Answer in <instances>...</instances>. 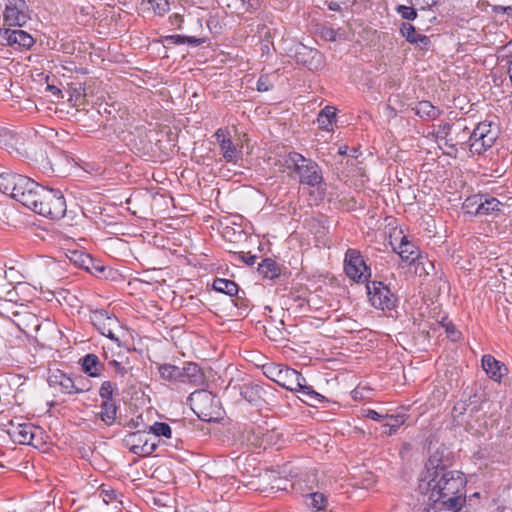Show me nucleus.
Wrapping results in <instances>:
<instances>
[{"label": "nucleus", "mask_w": 512, "mask_h": 512, "mask_svg": "<svg viewBox=\"0 0 512 512\" xmlns=\"http://www.w3.org/2000/svg\"><path fill=\"white\" fill-rule=\"evenodd\" d=\"M82 369L91 377H99L101 375L102 363L95 354H87L82 361Z\"/></svg>", "instance_id": "obj_23"}, {"label": "nucleus", "mask_w": 512, "mask_h": 512, "mask_svg": "<svg viewBox=\"0 0 512 512\" xmlns=\"http://www.w3.org/2000/svg\"><path fill=\"white\" fill-rule=\"evenodd\" d=\"M481 201V195H473L465 199L463 209L470 215L478 216V204Z\"/></svg>", "instance_id": "obj_35"}, {"label": "nucleus", "mask_w": 512, "mask_h": 512, "mask_svg": "<svg viewBox=\"0 0 512 512\" xmlns=\"http://www.w3.org/2000/svg\"><path fill=\"white\" fill-rule=\"evenodd\" d=\"M116 389V385L111 381H104L99 389V395L103 399V401H113L112 396L114 390Z\"/></svg>", "instance_id": "obj_38"}, {"label": "nucleus", "mask_w": 512, "mask_h": 512, "mask_svg": "<svg viewBox=\"0 0 512 512\" xmlns=\"http://www.w3.org/2000/svg\"><path fill=\"white\" fill-rule=\"evenodd\" d=\"M344 271L347 277L355 282H364L371 275L361 252L352 248L348 249L345 253Z\"/></svg>", "instance_id": "obj_12"}, {"label": "nucleus", "mask_w": 512, "mask_h": 512, "mask_svg": "<svg viewBox=\"0 0 512 512\" xmlns=\"http://www.w3.org/2000/svg\"><path fill=\"white\" fill-rule=\"evenodd\" d=\"M437 0H412V4L418 6L421 10L429 9L435 6Z\"/></svg>", "instance_id": "obj_45"}, {"label": "nucleus", "mask_w": 512, "mask_h": 512, "mask_svg": "<svg viewBox=\"0 0 512 512\" xmlns=\"http://www.w3.org/2000/svg\"><path fill=\"white\" fill-rule=\"evenodd\" d=\"M221 152L227 162L236 163L240 158V152L237 151L232 140H223L221 145Z\"/></svg>", "instance_id": "obj_32"}, {"label": "nucleus", "mask_w": 512, "mask_h": 512, "mask_svg": "<svg viewBox=\"0 0 512 512\" xmlns=\"http://www.w3.org/2000/svg\"><path fill=\"white\" fill-rule=\"evenodd\" d=\"M361 413H362L363 417H366V418H369V419H372L375 421L385 420V415H382V414L378 413L377 411L370 409V408L362 409Z\"/></svg>", "instance_id": "obj_44"}, {"label": "nucleus", "mask_w": 512, "mask_h": 512, "mask_svg": "<svg viewBox=\"0 0 512 512\" xmlns=\"http://www.w3.org/2000/svg\"><path fill=\"white\" fill-rule=\"evenodd\" d=\"M258 272L263 278L273 280L280 276L281 268L275 260L265 258L259 263Z\"/></svg>", "instance_id": "obj_21"}, {"label": "nucleus", "mask_w": 512, "mask_h": 512, "mask_svg": "<svg viewBox=\"0 0 512 512\" xmlns=\"http://www.w3.org/2000/svg\"><path fill=\"white\" fill-rule=\"evenodd\" d=\"M3 26L22 27L30 19L29 8L25 0H3Z\"/></svg>", "instance_id": "obj_10"}, {"label": "nucleus", "mask_w": 512, "mask_h": 512, "mask_svg": "<svg viewBox=\"0 0 512 512\" xmlns=\"http://www.w3.org/2000/svg\"><path fill=\"white\" fill-rule=\"evenodd\" d=\"M183 21V16L178 13H174L169 17L170 24L178 29L182 27Z\"/></svg>", "instance_id": "obj_46"}, {"label": "nucleus", "mask_w": 512, "mask_h": 512, "mask_svg": "<svg viewBox=\"0 0 512 512\" xmlns=\"http://www.w3.org/2000/svg\"><path fill=\"white\" fill-rule=\"evenodd\" d=\"M263 388L257 384H246L241 390L242 397L251 404H257L263 400Z\"/></svg>", "instance_id": "obj_25"}, {"label": "nucleus", "mask_w": 512, "mask_h": 512, "mask_svg": "<svg viewBox=\"0 0 512 512\" xmlns=\"http://www.w3.org/2000/svg\"><path fill=\"white\" fill-rule=\"evenodd\" d=\"M255 259H256V256L253 255V256H249V257L245 258L244 261L248 265H253L255 263Z\"/></svg>", "instance_id": "obj_48"}, {"label": "nucleus", "mask_w": 512, "mask_h": 512, "mask_svg": "<svg viewBox=\"0 0 512 512\" xmlns=\"http://www.w3.org/2000/svg\"><path fill=\"white\" fill-rule=\"evenodd\" d=\"M326 36L329 37L330 40H335L334 30L330 29L329 31H327Z\"/></svg>", "instance_id": "obj_50"}, {"label": "nucleus", "mask_w": 512, "mask_h": 512, "mask_svg": "<svg viewBox=\"0 0 512 512\" xmlns=\"http://www.w3.org/2000/svg\"><path fill=\"white\" fill-rule=\"evenodd\" d=\"M346 149H347V147H346V146H344V147H340V148H339V153H340V154H342V155L346 154Z\"/></svg>", "instance_id": "obj_53"}, {"label": "nucleus", "mask_w": 512, "mask_h": 512, "mask_svg": "<svg viewBox=\"0 0 512 512\" xmlns=\"http://www.w3.org/2000/svg\"><path fill=\"white\" fill-rule=\"evenodd\" d=\"M48 381L51 387L64 394H79L90 389L89 382L84 377L72 378L60 370L51 373Z\"/></svg>", "instance_id": "obj_9"}, {"label": "nucleus", "mask_w": 512, "mask_h": 512, "mask_svg": "<svg viewBox=\"0 0 512 512\" xmlns=\"http://www.w3.org/2000/svg\"><path fill=\"white\" fill-rule=\"evenodd\" d=\"M176 44H184V43H192L199 44L200 40L195 37L182 36V35H172L169 37Z\"/></svg>", "instance_id": "obj_42"}, {"label": "nucleus", "mask_w": 512, "mask_h": 512, "mask_svg": "<svg viewBox=\"0 0 512 512\" xmlns=\"http://www.w3.org/2000/svg\"><path fill=\"white\" fill-rule=\"evenodd\" d=\"M500 202L494 197H484L481 195V201L478 204V216L488 215L494 211H499Z\"/></svg>", "instance_id": "obj_31"}, {"label": "nucleus", "mask_w": 512, "mask_h": 512, "mask_svg": "<svg viewBox=\"0 0 512 512\" xmlns=\"http://www.w3.org/2000/svg\"><path fill=\"white\" fill-rule=\"evenodd\" d=\"M419 490L434 503L458 510L465 502L466 478L456 470H448L436 452L432 454L419 480Z\"/></svg>", "instance_id": "obj_1"}, {"label": "nucleus", "mask_w": 512, "mask_h": 512, "mask_svg": "<svg viewBox=\"0 0 512 512\" xmlns=\"http://www.w3.org/2000/svg\"><path fill=\"white\" fill-rule=\"evenodd\" d=\"M352 394H353L354 399H358V397H359V390H358V388L354 389L352 391Z\"/></svg>", "instance_id": "obj_51"}, {"label": "nucleus", "mask_w": 512, "mask_h": 512, "mask_svg": "<svg viewBox=\"0 0 512 512\" xmlns=\"http://www.w3.org/2000/svg\"><path fill=\"white\" fill-rule=\"evenodd\" d=\"M400 33L411 44H419L424 47L430 44L429 37L418 33L416 28L410 23H402Z\"/></svg>", "instance_id": "obj_18"}, {"label": "nucleus", "mask_w": 512, "mask_h": 512, "mask_svg": "<svg viewBox=\"0 0 512 512\" xmlns=\"http://www.w3.org/2000/svg\"><path fill=\"white\" fill-rule=\"evenodd\" d=\"M386 423L382 425L383 433L390 436L397 432V430L406 422V415H385Z\"/></svg>", "instance_id": "obj_26"}, {"label": "nucleus", "mask_w": 512, "mask_h": 512, "mask_svg": "<svg viewBox=\"0 0 512 512\" xmlns=\"http://www.w3.org/2000/svg\"><path fill=\"white\" fill-rule=\"evenodd\" d=\"M482 368L486 374L494 381H500L505 374L506 367L503 363L496 360L492 355L482 357Z\"/></svg>", "instance_id": "obj_17"}, {"label": "nucleus", "mask_w": 512, "mask_h": 512, "mask_svg": "<svg viewBox=\"0 0 512 512\" xmlns=\"http://www.w3.org/2000/svg\"><path fill=\"white\" fill-rule=\"evenodd\" d=\"M215 137H216L217 142L219 143V145H221L223 140H231L228 131L226 129H223V128H219L215 132Z\"/></svg>", "instance_id": "obj_47"}, {"label": "nucleus", "mask_w": 512, "mask_h": 512, "mask_svg": "<svg viewBox=\"0 0 512 512\" xmlns=\"http://www.w3.org/2000/svg\"><path fill=\"white\" fill-rule=\"evenodd\" d=\"M40 195L36 199L34 212L52 220H60L67 211L65 198L60 190L44 187L40 189Z\"/></svg>", "instance_id": "obj_7"}, {"label": "nucleus", "mask_w": 512, "mask_h": 512, "mask_svg": "<svg viewBox=\"0 0 512 512\" xmlns=\"http://www.w3.org/2000/svg\"><path fill=\"white\" fill-rule=\"evenodd\" d=\"M147 4L156 15L163 16L170 10L168 0H148Z\"/></svg>", "instance_id": "obj_36"}, {"label": "nucleus", "mask_w": 512, "mask_h": 512, "mask_svg": "<svg viewBox=\"0 0 512 512\" xmlns=\"http://www.w3.org/2000/svg\"><path fill=\"white\" fill-rule=\"evenodd\" d=\"M193 412L199 419L212 422L221 418L222 408L220 400L212 392L207 390H196L188 398Z\"/></svg>", "instance_id": "obj_6"}, {"label": "nucleus", "mask_w": 512, "mask_h": 512, "mask_svg": "<svg viewBox=\"0 0 512 512\" xmlns=\"http://www.w3.org/2000/svg\"><path fill=\"white\" fill-rule=\"evenodd\" d=\"M286 366H281L277 364H271L265 367V375L271 379L272 381L276 382L277 384L280 381L281 374L285 370Z\"/></svg>", "instance_id": "obj_37"}, {"label": "nucleus", "mask_w": 512, "mask_h": 512, "mask_svg": "<svg viewBox=\"0 0 512 512\" xmlns=\"http://www.w3.org/2000/svg\"><path fill=\"white\" fill-rule=\"evenodd\" d=\"M416 113L422 118L433 120L441 115V110L429 101H420L416 106Z\"/></svg>", "instance_id": "obj_27"}, {"label": "nucleus", "mask_w": 512, "mask_h": 512, "mask_svg": "<svg viewBox=\"0 0 512 512\" xmlns=\"http://www.w3.org/2000/svg\"><path fill=\"white\" fill-rule=\"evenodd\" d=\"M148 433L153 434L155 437H165L170 439L172 437V429L168 423L154 422L148 428Z\"/></svg>", "instance_id": "obj_33"}, {"label": "nucleus", "mask_w": 512, "mask_h": 512, "mask_svg": "<svg viewBox=\"0 0 512 512\" xmlns=\"http://www.w3.org/2000/svg\"><path fill=\"white\" fill-rule=\"evenodd\" d=\"M512 46V41H510L508 44H507V48H510Z\"/></svg>", "instance_id": "obj_55"}, {"label": "nucleus", "mask_w": 512, "mask_h": 512, "mask_svg": "<svg viewBox=\"0 0 512 512\" xmlns=\"http://www.w3.org/2000/svg\"><path fill=\"white\" fill-rule=\"evenodd\" d=\"M282 166L289 177L297 178L301 184L315 187L323 181L319 165L298 152H289L283 158Z\"/></svg>", "instance_id": "obj_3"}, {"label": "nucleus", "mask_w": 512, "mask_h": 512, "mask_svg": "<svg viewBox=\"0 0 512 512\" xmlns=\"http://www.w3.org/2000/svg\"><path fill=\"white\" fill-rule=\"evenodd\" d=\"M99 493L103 502H105L106 504L112 503L113 501L116 500L117 497L115 490L109 487L107 488L105 485H102L100 487Z\"/></svg>", "instance_id": "obj_39"}, {"label": "nucleus", "mask_w": 512, "mask_h": 512, "mask_svg": "<svg viewBox=\"0 0 512 512\" xmlns=\"http://www.w3.org/2000/svg\"><path fill=\"white\" fill-rule=\"evenodd\" d=\"M91 320L94 327L103 336L119 344L120 340L117 336V332L121 329V325L118 318L115 315L105 310H97L92 313Z\"/></svg>", "instance_id": "obj_13"}, {"label": "nucleus", "mask_w": 512, "mask_h": 512, "mask_svg": "<svg viewBox=\"0 0 512 512\" xmlns=\"http://www.w3.org/2000/svg\"><path fill=\"white\" fill-rule=\"evenodd\" d=\"M447 332L452 335L454 340L456 339V337H455L456 333H455L454 329H450V327H447Z\"/></svg>", "instance_id": "obj_52"}, {"label": "nucleus", "mask_w": 512, "mask_h": 512, "mask_svg": "<svg viewBox=\"0 0 512 512\" xmlns=\"http://www.w3.org/2000/svg\"><path fill=\"white\" fill-rule=\"evenodd\" d=\"M123 443L130 452L142 457L152 454L156 449V443L151 441L149 433L146 431H135L127 434Z\"/></svg>", "instance_id": "obj_14"}, {"label": "nucleus", "mask_w": 512, "mask_h": 512, "mask_svg": "<svg viewBox=\"0 0 512 512\" xmlns=\"http://www.w3.org/2000/svg\"><path fill=\"white\" fill-rule=\"evenodd\" d=\"M305 505L312 512L326 511L329 500L328 496L323 492H312L305 496Z\"/></svg>", "instance_id": "obj_19"}, {"label": "nucleus", "mask_w": 512, "mask_h": 512, "mask_svg": "<svg viewBox=\"0 0 512 512\" xmlns=\"http://www.w3.org/2000/svg\"><path fill=\"white\" fill-rule=\"evenodd\" d=\"M278 385L291 392L301 393L305 397L302 400L310 405L325 401L323 395L316 392L312 386L306 384V379L301 373L290 367L285 368Z\"/></svg>", "instance_id": "obj_8"}, {"label": "nucleus", "mask_w": 512, "mask_h": 512, "mask_svg": "<svg viewBox=\"0 0 512 512\" xmlns=\"http://www.w3.org/2000/svg\"><path fill=\"white\" fill-rule=\"evenodd\" d=\"M272 87L269 77L267 75H261L257 81V90L259 92H267Z\"/></svg>", "instance_id": "obj_43"}, {"label": "nucleus", "mask_w": 512, "mask_h": 512, "mask_svg": "<svg viewBox=\"0 0 512 512\" xmlns=\"http://www.w3.org/2000/svg\"><path fill=\"white\" fill-rule=\"evenodd\" d=\"M213 289L229 296H234L238 292V286L234 281L223 278H216L214 280Z\"/></svg>", "instance_id": "obj_29"}, {"label": "nucleus", "mask_w": 512, "mask_h": 512, "mask_svg": "<svg viewBox=\"0 0 512 512\" xmlns=\"http://www.w3.org/2000/svg\"><path fill=\"white\" fill-rule=\"evenodd\" d=\"M117 409L118 408L113 401H103L99 412L101 420L107 425H112L116 420Z\"/></svg>", "instance_id": "obj_28"}, {"label": "nucleus", "mask_w": 512, "mask_h": 512, "mask_svg": "<svg viewBox=\"0 0 512 512\" xmlns=\"http://www.w3.org/2000/svg\"><path fill=\"white\" fill-rule=\"evenodd\" d=\"M463 144L466 138L469 140V152L471 155H482L493 147L499 137V127L492 121H482L470 132L468 127L460 129Z\"/></svg>", "instance_id": "obj_4"}, {"label": "nucleus", "mask_w": 512, "mask_h": 512, "mask_svg": "<svg viewBox=\"0 0 512 512\" xmlns=\"http://www.w3.org/2000/svg\"><path fill=\"white\" fill-rule=\"evenodd\" d=\"M503 10L504 11H507V10L512 11V8L511 7H507V8H503Z\"/></svg>", "instance_id": "obj_54"}, {"label": "nucleus", "mask_w": 512, "mask_h": 512, "mask_svg": "<svg viewBox=\"0 0 512 512\" xmlns=\"http://www.w3.org/2000/svg\"><path fill=\"white\" fill-rule=\"evenodd\" d=\"M37 433H40V429L30 422H16L11 420L9 423L8 434L11 439L18 444H27L37 447Z\"/></svg>", "instance_id": "obj_15"}, {"label": "nucleus", "mask_w": 512, "mask_h": 512, "mask_svg": "<svg viewBox=\"0 0 512 512\" xmlns=\"http://www.w3.org/2000/svg\"><path fill=\"white\" fill-rule=\"evenodd\" d=\"M108 365L111 366L114 369V372L118 375L124 376L127 373V369L123 362L115 357H111V359H109Z\"/></svg>", "instance_id": "obj_41"}, {"label": "nucleus", "mask_w": 512, "mask_h": 512, "mask_svg": "<svg viewBox=\"0 0 512 512\" xmlns=\"http://www.w3.org/2000/svg\"><path fill=\"white\" fill-rule=\"evenodd\" d=\"M68 259L71 263L79 268H84L86 270L90 269L89 264L92 262L91 257L80 250H69V254H67Z\"/></svg>", "instance_id": "obj_30"}, {"label": "nucleus", "mask_w": 512, "mask_h": 512, "mask_svg": "<svg viewBox=\"0 0 512 512\" xmlns=\"http://www.w3.org/2000/svg\"><path fill=\"white\" fill-rule=\"evenodd\" d=\"M160 377L175 385L187 384L192 387L205 384L206 377L202 369L196 363H186L184 367L172 364L158 366Z\"/></svg>", "instance_id": "obj_5"}, {"label": "nucleus", "mask_w": 512, "mask_h": 512, "mask_svg": "<svg viewBox=\"0 0 512 512\" xmlns=\"http://www.w3.org/2000/svg\"><path fill=\"white\" fill-rule=\"evenodd\" d=\"M314 55L320 57V54L317 51H314Z\"/></svg>", "instance_id": "obj_56"}, {"label": "nucleus", "mask_w": 512, "mask_h": 512, "mask_svg": "<svg viewBox=\"0 0 512 512\" xmlns=\"http://www.w3.org/2000/svg\"><path fill=\"white\" fill-rule=\"evenodd\" d=\"M0 43L9 46L28 49L34 44L33 37L19 29L5 28L0 31Z\"/></svg>", "instance_id": "obj_16"}, {"label": "nucleus", "mask_w": 512, "mask_h": 512, "mask_svg": "<svg viewBox=\"0 0 512 512\" xmlns=\"http://www.w3.org/2000/svg\"><path fill=\"white\" fill-rule=\"evenodd\" d=\"M103 357H104V360L109 364V359H111V357H114V355H113V354H111V355H110V354L108 353V351H106V350L104 349Z\"/></svg>", "instance_id": "obj_49"}, {"label": "nucleus", "mask_w": 512, "mask_h": 512, "mask_svg": "<svg viewBox=\"0 0 512 512\" xmlns=\"http://www.w3.org/2000/svg\"><path fill=\"white\" fill-rule=\"evenodd\" d=\"M43 188L44 186L20 174L0 175V190L29 209L35 208L39 191Z\"/></svg>", "instance_id": "obj_2"}, {"label": "nucleus", "mask_w": 512, "mask_h": 512, "mask_svg": "<svg viewBox=\"0 0 512 512\" xmlns=\"http://www.w3.org/2000/svg\"><path fill=\"white\" fill-rule=\"evenodd\" d=\"M453 129V126L449 123H443L438 126L437 130V137L441 139H445V145L449 146L453 150L457 151L456 147L458 145H462V134L459 132L456 135V138H453L451 136V131Z\"/></svg>", "instance_id": "obj_20"}, {"label": "nucleus", "mask_w": 512, "mask_h": 512, "mask_svg": "<svg viewBox=\"0 0 512 512\" xmlns=\"http://www.w3.org/2000/svg\"><path fill=\"white\" fill-rule=\"evenodd\" d=\"M258 32L262 33L264 37L261 42V54L262 56L269 55L273 47L271 31L266 25H262L258 27Z\"/></svg>", "instance_id": "obj_34"}, {"label": "nucleus", "mask_w": 512, "mask_h": 512, "mask_svg": "<svg viewBox=\"0 0 512 512\" xmlns=\"http://www.w3.org/2000/svg\"><path fill=\"white\" fill-rule=\"evenodd\" d=\"M397 12L406 20H414L417 17V12L413 7L400 5L397 7Z\"/></svg>", "instance_id": "obj_40"}, {"label": "nucleus", "mask_w": 512, "mask_h": 512, "mask_svg": "<svg viewBox=\"0 0 512 512\" xmlns=\"http://www.w3.org/2000/svg\"><path fill=\"white\" fill-rule=\"evenodd\" d=\"M367 294L371 305L379 310H392L396 307L397 297L389 287L382 282L374 281L368 283Z\"/></svg>", "instance_id": "obj_11"}, {"label": "nucleus", "mask_w": 512, "mask_h": 512, "mask_svg": "<svg viewBox=\"0 0 512 512\" xmlns=\"http://www.w3.org/2000/svg\"><path fill=\"white\" fill-rule=\"evenodd\" d=\"M319 128L325 131H332L336 122V108L325 106L317 117Z\"/></svg>", "instance_id": "obj_22"}, {"label": "nucleus", "mask_w": 512, "mask_h": 512, "mask_svg": "<svg viewBox=\"0 0 512 512\" xmlns=\"http://www.w3.org/2000/svg\"><path fill=\"white\" fill-rule=\"evenodd\" d=\"M397 253L404 261L409 262L416 260L419 255L418 248L405 237L402 238L397 248Z\"/></svg>", "instance_id": "obj_24"}]
</instances>
